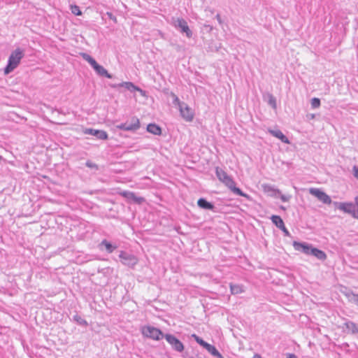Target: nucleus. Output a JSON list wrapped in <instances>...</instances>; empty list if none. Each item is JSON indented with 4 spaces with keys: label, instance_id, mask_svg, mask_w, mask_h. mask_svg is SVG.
Listing matches in <instances>:
<instances>
[{
    "label": "nucleus",
    "instance_id": "f257e3e1",
    "mask_svg": "<svg viewBox=\"0 0 358 358\" xmlns=\"http://www.w3.org/2000/svg\"><path fill=\"white\" fill-rule=\"evenodd\" d=\"M24 56V51L20 48L12 51L8 57L7 64L3 69L4 74L8 75L13 72L19 66Z\"/></svg>",
    "mask_w": 358,
    "mask_h": 358
},
{
    "label": "nucleus",
    "instance_id": "f03ea898",
    "mask_svg": "<svg viewBox=\"0 0 358 358\" xmlns=\"http://www.w3.org/2000/svg\"><path fill=\"white\" fill-rule=\"evenodd\" d=\"M141 333L143 336L155 341H160L163 338H165V334L161 329L150 325L143 327Z\"/></svg>",
    "mask_w": 358,
    "mask_h": 358
},
{
    "label": "nucleus",
    "instance_id": "7ed1b4c3",
    "mask_svg": "<svg viewBox=\"0 0 358 358\" xmlns=\"http://www.w3.org/2000/svg\"><path fill=\"white\" fill-rule=\"evenodd\" d=\"M109 86L113 89L124 87L125 89L128 90L131 92L136 91V92H138L141 96H146V92L145 90H142L138 86L135 85L131 82H122V83H117V84L111 83V84H109Z\"/></svg>",
    "mask_w": 358,
    "mask_h": 358
},
{
    "label": "nucleus",
    "instance_id": "20e7f679",
    "mask_svg": "<svg viewBox=\"0 0 358 358\" xmlns=\"http://www.w3.org/2000/svg\"><path fill=\"white\" fill-rule=\"evenodd\" d=\"M165 339L171 345L173 350L177 352H182L185 350L184 344L174 335L171 334H166Z\"/></svg>",
    "mask_w": 358,
    "mask_h": 358
},
{
    "label": "nucleus",
    "instance_id": "39448f33",
    "mask_svg": "<svg viewBox=\"0 0 358 358\" xmlns=\"http://www.w3.org/2000/svg\"><path fill=\"white\" fill-rule=\"evenodd\" d=\"M119 258L122 264L129 267H134L138 263V258L129 252L120 251Z\"/></svg>",
    "mask_w": 358,
    "mask_h": 358
},
{
    "label": "nucleus",
    "instance_id": "423d86ee",
    "mask_svg": "<svg viewBox=\"0 0 358 358\" xmlns=\"http://www.w3.org/2000/svg\"><path fill=\"white\" fill-rule=\"evenodd\" d=\"M309 192L311 195L315 196L320 201L324 204H331L332 200L331 197L324 191L318 188H310Z\"/></svg>",
    "mask_w": 358,
    "mask_h": 358
},
{
    "label": "nucleus",
    "instance_id": "0eeeda50",
    "mask_svg": "<svg viewBox=\"0 0 358 358\" xmlns=\"http://www.w3.org/2000/svg\"><path fill=\"white\" fill-rule=\"evenodd\" d=\"M224 184L236 195L245 197L248 199H250V195L243 192L239 187L236 186V182L234 179L229 176L226 181H224Z\"/></svg>",
    "mask_w": 358,
    "mask_h": 358
},
{
    "label": "nucleus",
    "instance_id": "6e6552de",
    "mask_svg": "<svg viewBox=\"0 0 358 358\" xmlns=\"http://www.w3.org/2000/svg\"><path fill=\"white\" fill-rule=\"evenodd\" d=\"M333 204L335 208L338 209L345 213L352 215L354 217L355 207L352 202H338L334 201Z\"/></svg>",
    "mask_w": 358,
    "mask_h": 358
},
{
    "label": "nucleus",
    "instance_id": "1a4fd4ad",
    "mask_svg": "<svg viewBox=\"0 0 358 358\" xmlns=\"http://www.w3.org/2000/svg\"><path fill=\"white\" fill-rule=\"evenodd\" d=\"M180 113L182 117L187 122L192 121L194 118V112L192 108L185 103H182L179 108Z\"/></svg>",
    "mask_w": 358,
    "mask_h": 358
},
{
    "label": "nucleus",
    "instance_id": "9d476101",
    "mask_svg": "<svg viewBox=\"0 0 358 358\" xmlns=\"http://www.w3.org/2000/svg\"><path fill=\"white\" fill-rule=\"evenodd\" d=\"M175 27L182 34H185L188 38H190L192 35V32L189 28L187 22L182 18H178L176 23Z\"/></svg>",
    "mask_w": 358,
    "mask_h": 358
},
{
    "label": "nucleus",
    "instance_id": "9b49d317",
    "mask_svg": "<svg viewBox=\"0 0 358 358\" xmlns=\"http://www.w3.org/2000/svg\"><path fill=\"white\" fill-rule=\"evenodd\" d=\"M83 133L85 134L94 136L99 140H107L108 138L107 132L103 130L86 128L84 129Z\"/></svg>",
    "mask_w": 358,
    "mask_h": 358
},
{
    "label": "nucleus",
    "instance_id": "f8f14e48",
    "mask_svg": "<svg viewBox=\"0 0 358 358\" xmlns=\"http://www.w3.org/2000/svg\"><path fill=\"white\" fill-rule=\"evenodd\" d=\"M293 246L296 250L300 251L307 255H310V250L313 248V246L310 243L299 241H294Z\"/></svg>",
    "mask_w": 358,
    "mask_h": 358
},
{
    "label": "nucleus",
    "instance_id": "ddd939ff",
    "mask_svg": "<svg viewBox=\"0 0 358 358\" xmlns=\"http://www.w3.org/2000/svg\"><path fill=\"white\" fill-rule=\"evenodd\" d=\"M120 194L129 201H133L136 204H141L144 201L143 197L137 196L134 192L130 191H123Z\"/></svg>",
    "mask_w": 358,
    "mask_h": 358
},
{
    "label": "nucleus",
    "instance_id": "4468645a",
    "mask_svg": "<svg viewBox=\"0 0 358 358\" xmlns=\"http://www.w3.org/2000/svg\"><path fill=\"white\" fill-rule=\"evenodd\" d=\"M91 66L98 76L101 77H106L108 78H113V76L112 74L109 73L103 66L100 65L96 62L94 64H93Z\"/></svg>",
    "mask_w": 358,
    "mask_h": 358
},
{
    "label": "nucleus",
    "instance_id": "2eb2a0df",
    "mask_svg": "<svg viewBox=\"0 0 358 358\" xmlns=\"http://www.w3.org/2000/svg\"><path fill=\"white\" fill-rule=\"evenodd\" d=\"M197 205L200 208L215 212V206L213 203L207 201L205 198H200L197 201Z\"/></svg>",
    "mask_w": 358,
    "mask_h": 358
},
{
    "label": "nucleus",
    "instance_id": "dca6fc26",
    "mask_svg": "<svg viewBox=\"0 0 358 358\" xmlns=\"http://www.w3.org/2000/svg\"><path fill=\"white\" fill-rule=\"evenodd\" d=\"M127 124V131H136L141 127V124L138 118L136 117H132L131 122H126Z\"/></svg>",
    "mask_w": 358,
    "mask_h": 358
},
{
    "label": "nucleus",
    "instance_id": "f3484780",
    "mask_svg": "<svg viewBox=\"0 0 358 358\" xmlns=\"http://www.w3.org/2000/svg\"><path fill=\"white\" fill-rule=\"evenodd\" d=\"M268 132L273 136L280 139L284 143L289 144L290 143L288 138L279 129H269Z\"/></svg>",
    "mask_w": 358,
    "mask_h": 358
},
{
    "label": "nucleus",
    "instance_id": "a211bd4d",
    "mask_svg": "<svg viewBox=\"0 0 358 358\" xmlns=\"http://www.w3.org/2000/svg\"><path fill=\"white\" fill-rule=\"evenodd\" d=\"M147 131L157 136H161L162 133V128L155 123H150L147 125Z\"/></svg>",
    "mask_w": 358,
    "mask_h": 358
},
{
    "label": "nucleus",
    "instance_id": "6ab92c4d",
    "mask_svg": "<svg viewBox=\"0 0 358 358\" xmlns=\"http://www.w3.org/2000/svg\"><path fill=\"white\" fill-rule=\"evenodd\" d=\"M343 326L348 331V333H350L352 334H358V325L352 321L347 320L343 324Z\"/></svg>",
    "mask_w": 358,
    "mask_h": 358
},
{
    "label": "nucleus",
    "instance_id": "aec40b11",
    "mask_svg": "<svg viewBox=\"0 0 358 358\" xmlns=\"http://www.w3.org/2000/svg\"><path fill=\"white\" fill-rule=\"evenodd\" d=\"M264 190L266 192L269 196L278 198V194H280V190L275 188L273 186L270 185H265L264 186Z\"/></svg>",
    "mask_w": 358,
    "mask_h": 358
},
{
    "label": "nucleus",
    "instance_id": "412c9836",
    "mask_svg": "<svg viewBox=\"0 0 358 358\" xmlns=\"http://www.w3.org/2000/svg\"><path fill=\"white\" fill-rule=\"evenodd\" d=\"M310 255L315 257L319 260H325L327 259L326 253L317 248L313 247L310 250Z\"/></svg>",
    "mask_w": 358,
    "mask_h": 358
},
{
    "label": "nucleus",
    "instance_id": "4be33fe9",
    "mask_svg": "<svg viewBox=\"0 0 358 358\" xmlns=\"http://www.w3.org/2000/svg\"><path fill=\"white\" fill-rule=\"evenodd\" d=\"M99 246H103L108 253H112L117 248L116 245L112 244L106 239H103L99 244Z\"/></svg>",
    "mask_w": 358,
    "mask_h": 358
},
{
    "label": "nucleus",
    "instance_id": "5701e85b",
    "mask_svg": "<svg viewBox=\"0 0 358 358\" xmlns=\"http://www.w3.org/2000/svg\"><path fill=\"white\" fill-rule=\"evenodd\" d=\"M215 174L219 180H220L222 183L228 179L229 176L222 169L219 167H216L215 169Z\"/></svg>",
    "mask_w": 358,
    "mask_h": 358
},
{
    "label": "nucleus",
    "instance_id": "b1692460",
    "mask_svg": "<svg viewBox=\"0 0 358 358\" xmlns=\"http://www.w3.org/2000/svg\"><path fill=\"white\" fill-rule=\"evenodd\" d=\"M211 355L217 357V358H224L221 353L217 350V348L209 344L206 346L205 348Z\"/></svg>",
    "mask_w": 358,
    "mask_h": 358
},
{
    "label": "nucleus",
    "instance_id": "393cba45",
    "mask_svg": "<svg viewBox=\"0 0 358 358\" xmlns=\"http://www.w3.org/2000/svg\"><path fill=\"white\" fill-rule=\"evenodd\" d=\"M345 296L348 298V301L351 303L358 306V295L355 294L352 291L348 290L344 292Z\"/></svg>",
    "mask_w": 358,
    "mask_h": 358
},
{
    "label": "nucleus",
    "instance_id": "a878e982",
    "mask_svg": "<svg viewBox=\"0 0 358 358\" xmlns=\"http://www.w3.org/2000/svg\"><path fill=\"white\" fill-rule=\"evenodd\" d=\"M72 320H73V321L76 322L78 325H80V326H83V327H87L88 326L87 322L85 319L82 318L78 314L73 315Z\"/></svg>",
    "mask_w": 358,
    "mask_h": 358
},
{
    "label": "nucleus",
    "instance_id": "bb28decb",
    "mask_svg": "<svg viewBox=\"0 0 358 358\" xmlns=\"http://www.w3.org/2000/svg\"><path fill=\"white\" fill-rule=\"evenodd\" d=\"M230 290L232 294H238L243 292V287L239 285H230Z\"/></svg>",
    "mask_w": 358,
    "mask_h": 358
},
{
    "label": "nucleus",
    "instance_id": "cd10ccee",
    "mask_svg": "<svg viewBox=\"0 0 358 358\" xmlns=\"http://www.w3.org/2000/svg\"><path fill=\"white\" fill-rule=\"evenodd\" d=\"M191 337L194 338V340L201 347H203L204 349L206 348V346L208 345V343L206 342L203 339H202L201 337L197 336L195 334H193L191 335Z\"/></svg>",
    "mask_w": 358,
    "mask_h": 358
},
{
    "label": "nucleus",
    "instance_id": "c85d7f7f",
    "mask_svg": "<svg viewBox=\"0 0 358 358\" xmlns=\"http://www.w3.org/2000/svg\"><path fill=\"white\" fill-rule=\"evenodd\" d=\"M271 222H273V224L278 228L279 226L281 225L282 223L284 222V221L282 220V219L281 218L280 216L279 215H271V217H270Z\"/></svg>",
    "mask_w": 358,
    "mask_h": 358
},
{
    "label": "nucleus",
    "instance_id": "c756f323",
    "mask_svg": "<svg viewBox=\"0 0 358 358\" xmlns=\"http://www.w3.org/2000/svg\"><path fill=\"white\" fill-rule=\"evenodd\" d=\"M80 56L83 57V59L87 61L90 64V66H92L96 62L92 57H91L90 55L85 52H81Z\"/></svg>",
    "mask_w": 358,
    "mask_h": 358
},
{
    "label": "nucleus",
    "instance_id": "7c9ffc66",
    "mask_svg": "<svg viewBox=\"0 0 358 358\" xmlns=\"http://www.w3.org/2000/svg\"><path fill=\"white\" fill-rule=\"evenodd\" d=\"M70 9L71 13L75 15L78 16L82 15V12L80 11L79 6L76 5H71Z\"/></svg>",
    "mask_w": 358,
    "mask_h": 358
},
{
    "label": "nucleus",
    "instance_id": "2f4dec72",
    "mask_svg": "<svg viewBox=\"0 0 358 358\" xmlns=\"http://www.w3.org/2000/svg\"><path fill=\"white\" fill-rule=\"evenodd\" d=\"M310 103L313 108H317L320 106L321 101L319 98L314 97L311 99Z\"/></svg>",
    "mask_w": 358,
    "mask_h": 358
},
{
    "label": "nucleus",
    "instance_id": "473e14b6",
    "mask_svg": "<svg viewBox=\"0 0 358 358\" xmlns=\"http://www.w3.org/2000/svg\"><path fill=\"white\" fill-rule=\"evenodd\" d=\"M268 103L273 108H276V99L273 94H268Z\"/></svg>",
    "mask_w": 358,
    "mask_h": 358
},
{
    "label": "nucleus",
    "instance_id": "72a5a7b5",
    "mask_svg": "<svg viewBox=\"0 0 358 358\" xmlns=\"http://www.w3.org/2000/svg\"><path fill=\"white\" fill-rule=\"evenodd\" d=\"M85 166L91 169L94 170L95 171L99 170V166L90 160H87L85 162Z\"/></svg>",
    "mask_w": 358,
    "mask_h": 358
},
{
    "label": "nucleus",
    "instance_id": "f704fd0d",
    "mask_svg": "<svg viewBox=\"0 0 358 358\" xmlns=\"http://www.w3.org/2000/svg\"><path fill=\"white\" fill-rule=\"evenodd\" d=\"M355 207L354 210V218L358 219V196L355 199V203H353Z\"/></svg>",
    "mask_w": 358,
    "mask_h": 358
},
{
    "label": "nucleus",
    "instance_id": "c9c22d12",
    "mask_svg": "<svg viewBox=\"0 0 358 358\" xmlns=\"http://www.w3.org/2000/svg\"><path fill=\"white\" fill-rule=\"evenodd\" d=\"M171 96L173 97V103L180 108V105H181L182 102L180 101L179 98L174 93L171 92Z\"/></svg>",
    "mask_w": 358,
    "mask_h": 358
},
{
    "label": "nucleus",
    "instance_id": "e433bc0d",
    "mask_svg": "<svg viewBox=\"0 0 358 358\" xmlns=\"http://www.w3.org/2000/svg\"><path fill=\"white\" fill-rule=\"evenodd\" d=\"M278 197L283 201V202H287L288 201L290 198H291V196L289 195H285V194H282V192H280V194H278Z\"/></svg>",
    "mask_w": 358,
    "mask_h": 358
},
{
    "label": "nucleus",
    "instance_id": "4c0bfd02",
    "mask_svg": "<svg viewBox=\"0 0 358 358\" xmlns=\"http://www.w3.org/2000/svg\"><path fill=\"white\" fill-rule=\"evenodd\" d=\"M352 173L355 178L358 180V166L355 165L352 168Z\"/></svg>",
    "mask_w": 358,
    "mask_h": 358
},
{
    "label": "nucleus",
    "instance_id": "58836bf2",
    "mask_svg": "<svg viewBox=\"0 0 358 358\" xmlns=\"http://www.w3.org/2000/svg\"><path fill=\"white\" fill-rule=\"evenodd\" d=\"M116 128L118 129H120V130L127 131V129H126L127 124H125V122L124 123H121V124L117 125Z\"/></svg>",
    "mask_w": 358,
    "mask_h": 358
},
{
    "label": "nucleus",
    "instance_id": "ea45409f",
    "mask_svg": "<svg viewBox=\"0 0 358 358\" xmlns=\"http://www.w3.org/2000/svg\"><path fill=\"white\" fill-rule=\"evenodd\" d=\"M106 15L108 16L110 19H111L114 22H117V18L113 14L110 12H107Z\"/></svg>",
    "mask_w": 358,
    "mask_h": 358
},
{
    "label": "nucleus",
    "instance_id": "a19ab883",
    "mask_svg": "<svg viewBox=\"0 0 358 358\" xmlns=\"http://www.w3.org/2000/svg\"><path fill=\"white\" fill-rule=\"evenodd\" d=\"M282 233H283V235L285 236H287V237H290L291 236V234L289 233V230L287 229V227H285V229H283L282 230Z\"/></svg>",
    "mask_w": 358,
    "mask_h": 358
},
{
    "label": "nucleus",
    "instance_id": "79ce46f5",
    "mask_svg": "<svg viewBox=\"0 0 358 358\" xmlns=\"http://www.w3.org/2000/svg\"><path fill=\"white\" fill-rule=\"evenodd\" d=\"M215 18L217 19V22H219L220 24H222V18H221V16L220 14H217L216 16H215Z\"/></svg>",
    "mask_w": 358,
    "mask_h": 358
},
{
    "label": "nucleus",
    "instance_id": "37998d69",
    "mask_svg": "<svg viewBox=\"0 0 358 358\" xmlns=\"http://www.w3.org/2000/svg\"><path fill=\"white\" fill-rule=\"evenodd\" d=\"M287 358H298V357H297V356L295 354L288 353L287 355Z\"/></svg>",
    "mask_w": 358,
    "mask_h": 358
},
{
    "label": "nucleus",
    "instance_id": "c03bdc74",
    "mask_svg": "<svg viewBox=\"0 0 358 358\" xmlns=\"http://www.w3.org/2000/svg\"><path fill=\"white\" fill-rule=\"evenodd\" d=\"M285 227H285V223L283 222V223H282V224H281V225H280V226H279L278 228L282 231V230L283 229H285Z\"/></svg>",
    "mask_w": 358,
    "mask_h": 358
},
{
    "label": "nucleus",
    "instance_id": "a18cd8bd",
    "mask_svg": "<svg viewBox=\"0 0 358 358\" xmlns=\"http://www.w3.org/2000/svg\"><path fill=\"white\" fill-rule=\"evenodd\" d=\"M204 26H205L206 27L208 28V29H209V30H210V31L213 29V27H212V26H210V25H209V24H205Z\"/></svg>",
    "mask_w": 358,
    "mask_h": 358
},
{
    "label": "nucleus",
    "instance_id": "49530a36",
    "mask_svg": "<svg viewBox=\"0 0 358 358\" xmlns=\"http://www.w3.org/2000/svg\"><path fill=\"white\" fill-rule=\"evenodd\" d=\"M253 358H262V356L259 354H255L254 355V357Z\"/></svg>",
    "mask_w": 358,
    "mask_h": 358
},
{
    "label": "nucleus",
    "instance_id": "de8ad7c7",
    "mask_svg": "<svg viewBox=\"0 0 358 358\" xmlns=\"http://www.w3.org/2000/svg\"><path fill=\"white\" fill-rule=\"evenodd\" d=\"M280 209H282V210H286V208L284 207L283 206H280Z\"/></svg>",
    "mask_w": 358,
    "mask_h": 358
},
{
    "label": "nucleus",
    "instance_id": "09e8293b",
    "mask_svg": "<svg viewBox=\"0 0 358 358\" xmlns=\"http://www.w3.org/2000/svg\"><path fill=\"white\" fill-rule=\"evenodd\" d=\"M3 159L2 156H1V155H0V161H1V160H3Z\"/></svg>",
    "mask_w": 358,
    "mask_h": 358
},
{
    "label": "nucleus",
    "instance_id": "8fccbe9b",
    "mask_svg": "<svg viewBox=\"0 0 358 358\" xmlns=\"http://www.w3.org/2000/svg\"><path fill=\"white\" fill-rule=\"evenodd\" d=\"M189 358H193V357H189Z\"/></svg>",
    "mask_w": 358,
    "mask_h": 358
}]
</instances>
